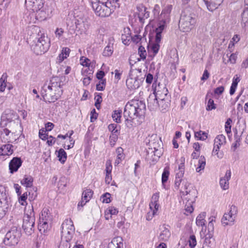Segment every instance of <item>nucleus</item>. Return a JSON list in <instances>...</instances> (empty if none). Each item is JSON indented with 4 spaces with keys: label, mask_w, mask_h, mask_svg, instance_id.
Segmentation results:
<instances>
[{
    "label": "nucleus",
    "mask_w": 248,
    "mask_h": 248,
    "mask_svg": "<svg viewBox=\"0 0 248 248\" xmlns=\"http://www.w3.org/2000/svg\"><path fill=\"white\" fill-rule=\"evenodd\" d=\"M216 108V105L214 103V100L210 98L208 101L207 105L206 107V110L208 111L215 109Z\"/></svg>",
    "instance_id": "nucleus-55"
},
{
    "label": "nucleus",
    "mask_w": 248,
    "mask_h": 248,
    "mask_svg": "<svg viewBox=\"0 0 248 248\" xmlns=\"http://www.w3.org/2000/svg\"><path fill=\"white\" fill-rule=\"evenodd\" d=\"M172 9V6L171 5H167L162 11L160 15V18H163L167 20L169 16V14L170 13Z\"/></svg>",
    "instance_id": "nucleus-29"
},
{
    "label": "nucleus",
    "mask_w": 248,
    "mask_h": 248,
    "mask_svg": "<svg viewBox=\"0 0 248 248\" xmlns=\"http://www.w3.org/2000/svg\"><path fill=\"white\" fill-rule=\"evenodd\" d=\"M122 237L118 236L114 237L108 245V248H124Z\"/></svg>",
    "instance_id": "nucleus-19"
},
{
    "label": "nucleus",
    "mask_w": 248,
    "mask_h": 248,
    "mask_svg": "<svg viewBox=\"0 0 248 248\" xmlns=\"http://www.w3.org/2000/svg\"><path fill=\"white\" fill-rule=\"evenodd\" d=\"M73 131L71 130V131H68L66 134H65V135H59L57 137L58 138H62L63 139H66V138H69L70 139L71 138V136L73 135Z\"/></svg>",
    "instance_id": "nucleus-63"
},
{
    "label": "nucleus",
    "mask_w": 248,
    "mask_h": 248,
    "mask_svg": "<svg viewBox=\"0 0 248 248\" xmlns=\"http://www.w3.org/2000/svg\"><path fill=\"white\" fill-rule=\"evenodd\" d=\"M184 174H182V172H176L175 181H174V186L175 188L177 190L179 189L182 183H183L184 180H186V179H183Z\"/></svg>",
    "instance_id": "nucleus-25"
},
{
    "label": "nucleus",
    "mask_w": 248,
    "mask_h": 248,
    "mask_svg": "<svg viewBox=\"0 0 248 248\" xmlns=\"http://www.w3.org/2000/svg\"><path fill=\"white\" fill-rule=\"evenodd\" d=\"M42 95L46 102L49 103L54 102L57 101L62 95L63 90H54L53 88L47 86V84L45 83L41 91Z\"/></svg>",
    "instance_id": "nucleus-5"
},
{
    "label": "nucleus",
    "mask_w": 248,
    "mask_h": 248,
    "mask_svg": "<svg viewBox=\"0 0 248 248\" xmlns=\"http://www.w3.org/2000/svg\"><path fill=\"white\" fill-rule=\"evenodd\" d=\"M138 72L136 70H131L129 76L126 81V84L130 90H135L140 87L144 81V77H140L137 75Z\"/></svg>",
    "instance_id": "nucleus-7"
},
{
    "label": "nucleus",
    "mask_w": 248,
    "mask_h": 248,
    "mask_svg": "<svg viewBox=\"0 0 248 248\" xmlns=\"http://www.w3.org/2000/svg\"><path fill=\"white\" fill-rule=\"evenodd\" d=\"M231 176V172L230 170H227L224 178H221L219 181L220 186L224 189L226 190L229 188V180Z\"/></svg>",
    "instance_id": "nucleus-21"
},
{
    "label": "nucleus",
    "mask_w": 248,
    "mask_h": 248,
    "mask_svg": "<svg viewBox=\"0 0 248 248\" xmlns=\"http://www.w3.org/2000/svg\"><path fill=\"white\" fill-rule=\"evenodd\" d=\"M232 122V120L230 118H229L227 120L226 122L225 123V131L227 134L230 133L231 132V123Z\"/></svg>",
    "instance_id": "nucleus-59"
},
{
    "label": "nucleus",
    "mask_w": 248,
    "mask_h": 248,
    "mask_svg": "<svg viewBox=\"0 0 248 248\" xmlns=\"http://www.w3.org/2000/svg\"><path fill=\"white\" fill-rule=\"evenodd\" d=\"M148 150H153L154 152L162 153L163 143L162 140H149Z\"/></svg>",
    "instance_id": "nucleus-15"
},
{
    "label": "nucleus",
    "mask_w": 248,
    "mask_h": 248,
    "mask_svg": "<svg viewBox=\"0 0 248 248\" xmlns=\"http://www.w3.org/2000/svg\"><path fill=\"white\" fill-rule=\"evenodd\" d=\"M197 244L196 237L194 235H191L189 239V245L191 248H194Z\"/></svg>",
    "instance_id": "nucleus-56"
},
{
    "label": "nucleus",
    "mask_w": 248,
    "mask_h": 248,
    "mask_svg": "<svg viewBox=\"0 0 248 248\" xmlns=\"http://www.w3.org/2000/svg\"><path fill=\"white\" fill-rule=\"evenodd\" d=\"M44 0H31L29 1V6H31L30 9L33 8L34 7H37L40 4L44 5Z\"/></svg>",
    "instance_id": "nucleus-44"
},
{
    "label": "nucleus",
    "mask_w": 248,
    "mask_h": 248,
    "mask_svg": "<svg viewBox=\"0 0 248 248\" xmlns=\"http://www.w3.org/2000/svg\"><path fill=\"white\" fill-rule=\"evenodd\" d=\"M170 103L169 99L167 98H163L161 99H159L158 107L161 111L165 112L167 111L169 108Z\"/></svg>",
    "instance_id": "nucleus-23"
},
{
    "label": "nucleus",
    "mask_w": 248,
    "mask_h": 248,
    "mask_svg": "<svg viewBox=\"0 0 248 248\" xmlns=\"http://www.w3.org/2000/svg\"><path fill=\"white\" fill-rule=\"evenodd\" d=\"M108 129L109 131H111L112 133V136H110V138L112 137V139H115L117 137V133L118 132V129L117 128V125L115 124H110L108 126Z\"/></svg>",
    "instance_id": "nucleus-33"
},
{
    "label": "nucleus",
    "mask_w": 248,
    "mask_h": 248,
    "mask_svg": "<svg viewBox=\"0 0 248 248\" xmlns=\"http://www.w3.org/2000/svg\"><path fill=\"white\" fill-rule=\"evenodd\" d=\"M58 157L59 158V161L62 163H64L67 158V154L64 150L61 148L58 152Z\"/></svg>",
    "instance_id": "nucleus-37"
},
{
    "label": "nucleus",
    "mask_w": 248,
    "mask_h": 248,
    "mask_svg": "<svg viewBox=\"0 0 248 248\" xmlns=\"http://www.w3.org/2000/svg\"><path fill=\"white\" fill-rule=\"evenodd\" d=\"M13 147V145L10 144L3 145L0 147V153H1V151L5 150L8 152L9 155H11L13 152V150L12 149V147Z\"/></svg>",
    "instance_id": "nucleus-49"
},
{
    "label": "nucleus",
    "mask_w": 248,
    "mask_h": 248,
    "mask_svg": "<svg viewBox=\"0 0 248 248\" xmlns=\"http://www.w3.org/2000/svg\"><path fill=\"white\" fill-rule=\"evenodd\" d=\"M183 184H184V189L185 191H180V193L182 194V196H185V194H186V191H189L188 189L191 184L187 180H184Z\"/></svg>",
    "instance_id": "nucleus-52"
},
{
    "label": "nucleus",
    "mask_w": 248,
    "mask_h": 248,
    "mask_svg": "<svg viewBox=\"0 0 248 248\" xmlns=\"http://www.w3.org/2000/svg\"><path fill=\"white\" fill-rule=\"evenodd\" d=\"M39 136L41 140H48V138H52L55 139V138H53L51 136H50L48 137V132L46 130V129L44 128L39 130Z\"/></svg>",
    "instance_id": "nucleus-42"
},
{
    "label": "nucleus",
    "mask_w": 248,
    "mask_h": 248,
    "mask_svg": "<svg viewBox=\"0 0 248 248\" xmlns=\"http://www.w3.org/2000/svg\"><path fill=\"white\" fill-rule=\"evenodd\" d=\"M197 193L196 189L193 188L190 189L189 191H186L185 195L187 196V197L186 198L187 199V201L194 202L195 201V198L197 197Z\"/></svg>",
    "instance_id": "nucleus-24"
},
{
    "label": "nucleus",
    "mask_w": 248,
    "mask_h": 248,
    "mask_svg": "<svg viewBox=\"0 0 248 248\" xmlns=\"http://www.w3.org/2000/svg\"><path fill=\"white\" fill-rule=\"evenodd\" d=\"M196 19L193 15L187 14L186 12H182L179 20V28L184 32H187L192 29L196 24Z\"/></svg>",
    "instance_id": "nucleus-6"
},
{
    "label": "nucleus",
    "mask_w": 248,
    "mask_h": 248,
    "mask_svg": "<svg viewBox=\"0 0 248 248\" xmlns=\"http://www.w3.org/2000/svg\"><path fill=\"white\" fill-rule=\"evenodd\" d=\"M181 163L179 165L178 170H177V172H182V174H184L185 172V159L184 157H182L180 159Z\"/></svg>",
    "instance_id": "nucleus-53"
},
{
    "label": "nucleus",
    "mask_w": 248,
    "mask_h": 248,
    "mask_svg": "<svg viewBox=\"0 0 248 248\" xmlns=\"http://www.w3.org/2000/svg\"><path fill=\"white\" fill-rule=\"evenodd\" d=\"M121 110H115L112 114V118L117 123L121 122Z\"/></svg>",
    "instance_id": "nucleus-40"
},
{
    "label": "nucleus",
    "mask_w": 248,
    "mask_h": 248,
    "mask_svg": "<svg viewBox=\"0 0 248 248\" xmlns=\"http://www.w3.org/2000/svg\"><path fill=\"white\" fill-rule=\"evenodd\" d=\"M124 31L125 33H127L125 34H122L121 36V39L122 40L123 43L124 45H128L129 42L131 39L130 34L129 33L130 30L129 28H127L126 29L124 30Z\"/></svg>",
    "instance_id": "nucleus-32"
},
{
    "label": "nucleus",
    "mask_w": 248,
    "mask_h": 248,
    "mask_svg": "<svg viewBox=\"0 0 248 248\" xmlns=\"http://www.w3.org/2000/svg\"><path fill=\"white\" fill-rule=\"evenodd\" d=\"M131 39L133 42L136 43H138L139 42L142 41V40H146V39H144L143 37H141L140 35L137 34L133 37L131 36Z\"/></svg>",
    "instance_id": "nucleus-60"
},
{
    "label": "nucleus",
    "mask_w": 248,
    "mask_h": 248,
    "mask_svg": "<svg viewBox=\"0 0 248 248\" xmlns=\"http://www.w3.org/2000/svg\"><path fill=\"white\" fill-rule=\"evenodd\" d=\"M27 192L24 193L23 195H21L19 198V202L21 205H24V202L27 199Z\"/></svg>",
    "instance_id": "nucleus-62"
},
{
    "label": "nucleus",
    "mask_w": 248,
    "mask_h": 248,
    "mask_svg": "<svg viewBox=\"0 0 248 248\" xmlns=\"http://www.w3.org/2000/svg\"><path fill=\"white\" fill-rule=\"evenodd\" d=\"M146 110L145 103L137 100L128 102L125 105L124 116L125 118V124L128 128H131L134 123V120L138 117H140L144 113Z\"/></svg>",
    "instance_id": "nucleus-1"
},
{
    "label": "nucleus",
    "mask_w": 248,
    "mask_h": 248,
    "mask_svg": "<svg viewBox=\"0 0 248 248\" xmlns=\"http://www.w3.org/2000/svg\"><path fill=\"white\" fill-rule=\"evenodd\" d=\"M38 32L37 38V41H34L31 45V48L36 55H42L46 53L50 47V41L45 34L40 31V29L38 28Z\"/></svg>",
    "instance_id": "nucleus-4"
},
{
    "label": "nucleus",
    "mask_w": 248,
    "mask_h": 248,
    "mask_svg": "<svg viewBox=\"0 0 248 248\" xmlns=\"http://www.w3.org/2000/svg\"><path fill=\"white\" fill-rule=\"evenodd\" d=\"M155 94H154L159 99H163V98H167L168 90L165 87H163L162 90H159L156 88L155 90Z\"/></svg>",
    "instance_id": "nucleus-27"
},
{
    "label": "nucleus",
    "mask_w": 248,
    "mask_h": 248,
    "mask_svg": "<svg viewBox=\"0 0 248 248\" xmlns=\"http://www.w3.org/2000/svg\"><path fill=\"white\" fill-rule=\"evenodd\" d=\"M205 158L203 156H201L199 160L198 167L196 168L197 172H200L204 169L205 166Z\"/></svg>",
    "instance_id": "nucleus-39"
},
{
    "label": "nucleus",
    "mask_w": 248,
    "mask_h": 248,
    "mask_svg": "<svg viewBox=\"0 0 248 248\" xmlns=\"http://www.w3.org/2000/svg\"><path fill=\"white\" fill-rule=\"evenodd\" d=\"M166 20L162 18V20L158 24V27L155 30L157 41H161V33L165 27Z\"/></svg>",
    "instance_id": "nucleus-22"
},
{
    "label": "nucleus",
    "mask_w": 248,
    "mask_h": 248,
    "mask_svg": "<svg viewBox=\"0 0 248 248\" xmlns=\"http://www.w3.org/2000/svg\"><path fill=\"white\" fill-rule=\"evenodd\" d=\"M11 130H9L7 128L2 129L1 130H0V138L3 139L6 138L5 136H8L9 134L11 132Z\"/></svg>",
    "instance_id": "nucleus-58"
},
{
    "label": "nucleus",
    "mask_w": 248,
    "mask_h": 248,
    "mask_svg": "<svg viewBox=\"0 0 248 248\" xmlns=\"http://www.w3.org/2000/svg\"><path fill=\"white\" fill-rule=\"evenodd\" d=\"M192 202H190L188 203H186L185 206V210L186 212H187L188 213L190 214L193 212L194 209L193 208V206L191 205Z\"/></svg>",
    "instance_id": "nucleus-64"
},
{
    "label": "nucleus",
    "mask_w": 248,
    "mask_h": 248,
    "mask_svg": "<svg viewBox=\"0 0 248 248\" xmlns=\"http://www.w3.org/2000/svg\"><path fill=\"white\" fill-rule=\"evenodd\" d=\"M159 197V192H157L154 194L151 198V202L150 203L149 206L150 208L152 210L153 208H155L153 213V215L155 214V210L157 211L159 206V204L158 203Z\"/></svg>",
    "instance_id": "nucleus-20"
},
{
    "label": "nucleus",
    "mask_w": 248,
    "mask_h": 248,
    "mask_svg": "<svg viewBox=\"0 0 248 248\" xmlns=\"http://www.w3.org/2000/svg\"><path fill=\"white\" fill-rule=\"evenodd\" d=\"M21 236L20 230L14 226L6 234L4 242H7L9 245L15 246L17 244Z\"/></svg>",
    "instance_id": "nucleus-8"
},
{
    "label": "nucleus",
    "mask_w": 248,
    "mask_h": 248,
    "mask_svg": "<svg viewBox=\"0 0 248 248\" xmlns=\"http://www.w3.org/2000/svg\"><path fill=\"white\" fill-rule=\"evenodd\" d=\"M106 83V79H104L101 80L98 84L96 85V90L97 91H103L105 88V85Z\"/></svg>",
    "instance_id": "nucleus-54"
},
{
    "label": "nucleus",
    "mask_w": 248,
    "mask_h": 248,
    "mask_svg": "<svg viewBox=\"0 0 248 248\" xmlns=\"http://www.w3.org/2000/svg\"><path fill=\"white\" fill-rule=\"evenodd\" d=\"M62 79L61 78L56 76L52 77L49 82V83L47 84V86L51 87V88H53V89L56 90L57 89L58 90H63L62 89Z\"/></svg>",
    "instance_id": "nucleus-14"
},
{
    "label": "nucleus",
    "mask_w": 248,
    "mask_h": 248,
    "mask_svg": "<svg viewBox=\"0 0 248 248\" xmlns=\"http://www.w3.org/2000/svg\"><path fill=\"white\" fill-rule=\"evenodd\" d=\"M242 22L243 24L242 25L243 27L247 26L248 23V6L245 7L243 13L241 14Z\"/></svg>",
    "instance_id": "nucleus-34"
},
{
    "label": "nucleus",
    "mask_w": 248,
    "mask_h": 248,
    "mask_svg": "<svg viewBox=\"0 0 248 248\" xmlns=\"http://www.w3.org/2000/svg\"><path fill=\"white\" fill-rule=\"evenodd\" d=\"M138 17L141 22H143L145 19L149 17L150 12L147 11V8L143 4H140L137 6Z\"/></svg>",
    "instance_id": "nucleus-12"
},
{
    "label": "nucleus",
    "mask_w": 248,
    "mask_h": 248,
    "mask_svg": "<svg viewBox=\"0 0 248 248\" xmlns=\"http://www.w3.org/2000/svg\"><path fill=\"white\" fill-rule=\"evenodd\" d=\"M237 212L236 207L234 205H232L231 210L229 214L225 213L222 218V223L224 226L230 225H232L233 224L235 217H233L234 215L233 212L235 214Z\"/></svg>",
    "instance_id": "nucleus-10"
},
{
    "label": "nucleus",
    "mask_w": 248,
    "mask_h": 248,
    "mask_svg": "<svg viewBox=\"0 0 248 248\" xmlns=\"http://www.w3.org/2000/svg\"><path fill=\"white\" fill-rule=\"evenodd\" d=\"M7 81V76L3 75L0 79V92L4 91L6 86V81Z\"/></svg>",
    "instance_id": "nucleus-47"
},
{
    "label": "nucleus",
    "mask_w": 248,
    "mask_h": 248,
    "mask_svg": "<svg viewBox=\"0 0 248 248\" xmlns=\"http://www.w3.org/2000/svg\"><path fill=\"white\" fill-rule=\"evenodd\" d=\"M213 233L209 232L205 235L204 244L208 247H211L212 244V240H214L213 238Z\"/></svg>",
    "instance_id": "nucleus-48"
},
{
    "label": "nucleus",
    "mask_w": 248,
    "mask_h": 248,
    "mask_svg": "<svg viewBox=\"0 0 248 248\" xmlns=\"http://www.w3.org/2000/svg\"><path fill=\"white\" fill-rule=\"evenodd\" d=\"M6 119L8 121V123H6L4 120H3L0 122L1 126L6 125L10 128H12V127H14V126H16V127L18 126L17 123H16L14 121L11 120L10 118L9 117V115H7Z\"/></svg>",
    "instance_id": "nucleus-30"
},
{
    "label": "nucleus",
    "mask_w": 248,
    "mask_h": 248,
    "mask_svg": "<svg viewBox=\"0 0 248 248\" xmlns=\"http://www.w3.org/2000/svg\"><path fill=\"white\" fill-rule=\"evenodd\" d=\"M205 217V213L203 212L200 214L196 218V224L199 226L205 225L204 217Z\"/></svg>",
    "instance_id": "nucleus-38"
},
{
    "label": "nucleus",
    "mask_w": 248,
    "mask_h": 248,
    "mask_svg": "<svg viewBox=\"0 0 248 248\" xmlns=\"http://www.w3.org/2000/svg\"><path fill=\"white\" fill-rule=\"evenodd\" d=\"M33 178L32 176L25 175L23 179L21 180L20 183L27 187H31L33 185Z\"/></svg>",
    "instance_id": "nucleus-26"
},
{
    "label": "nucleus",
    "mask_w": 248,
    "mask_h": 248,
    "mask_svg": "<svg viewBox=\"0 0 248 248\" xmlns=\"http://www.w3.org/2000/svg\"><path fill=\"white\" fill-rule=\"evenodd\" d=\"M35 221V213L33 206L26 207L23 218L22 228L27 235H30L34 232Z\"/></svg>",
    "instance_id": "nucleus-3"
},
{
    "label": "nucleus",
    "mask_w": 248,
    "mask_h": 248,
    "mask_svg": "<svg viewBox=\"0 0 248 248\" xmlns=\"http://www.w3.org/2000/svg\"><path fill=\"white\" fill-rule=\"evenodd\" d=\"M110 198L111 195L109 193L106 192L101 196L100 199L103 202L108 203L111 202Z\"/></svg>",
    "instance_id": "nucleus-51"
},
{
    "label": "nucleus",
    "mask_w": 248,
    "mask_h": 248,
    "mask_svg": "<svg viewBox=\"0 0 248 248\" xmlns=\"http://www.w3.org/2000/svg\"><path fill=\"white\" fill-rule=\"evenodd\" d=\"M22 161L21 158L17 157H14L10 162L9 167L10 172L13 173L17 171L18 169L21 166Z\"/></svg>",
    "instance_id": "nucleus-13"
},
{
    "label": "nucleus",
    "mask_w": 248,
    "mask_h": 248,
    "mask_svg": "<svg viewBox=\"0 0 248 248\" xmlns=\"http://www.w3.org/2000/svg\"><path fill=\"white\" fill-rule=\"evenodd\" d=\"M161 155V153H155L153 150H148L147 151L145 159L150 165H153L158 160Z\"/></svg>",
    "instance_id": "nucleus-11"
},
{
    "label": "nucleus",
    "mask_w": 248,
    "mask_h": 248,
    "mask_svg": "<svg viewBox=\"0 0 248 248\" xmlns=\"http://www.w3.org/2000/svg\"><path fill=\"white\" fill-rule=\"evenodd\" d=\"M76 28L82 31H87L89 27V24L87 21H80L77 20L75 22Z\"/></svg>",
    "instance_id": "nucleus-28"
},
{
    "label": "nucleus",
    "mask_w": 248,
    "mask_h": 248,
    "mask_svg": "<svg viewBox=\"0 0 248 248\" xmlns=\"http://www.w3.org/2000/svg\"><path fill=\"white\" fill-rule=\"evenodd\" d=\"M195 137L198 140H206L208 138V134L201 130L194 132Z\"/></svg>",
    "instance_id": "nucleus-41"
},
{
    "label": "nucleus",
    "mask_w": 248,
    "mask_h": 248,
    "mask_svg": "<svg viewBox=\"0 0 248 248\" xmlns=\"http://www.w3.org/2000/svg\"><path fill=\"white\" fill-rule=\"evenodd\" d=\"M138 53L141 59L145 60L146 58L147 53L144 47L140 46L138 49Z\"/></svg>",
    "instance_id": "nucleus-50"
},
{
    "label": "nucleus",
    "mask_w": 248,
    "mask_h": 248,
    "mask_svg": "<svg viewBox=\"0 0 248 248\" xmlns=\"http://www.w3.org/2000/svg\"><path fill=\"white\" fill-rule=\"evenodd\" d=\"M148 107L151 110H155L158 108L159 99L154 95H150L148 99Z\"/></svg>",
    "instance_id": "nucleus-17"
},
{
    "label": "nucleus",
    "mask_w": 248,
    "mask_h": 248,
    "mask_svg": "<svg viewBox=\"0 0 248 248\" xmlns=\"http://www.w3.org/2000/svg\"><path fill=\"white\" fill-rule=\"evenodd\" d=\"M160 41H157L156 37L155 38V43H154L151 47V50L153 51V52L154 54V55L156 54L157 52H158V50L160 48L159 43Z\"/></svg>",
    "instance_id": "nucleus-46"
},
{
    "label": "nucleus",
    "mask_w": 248,
    "mask_h": 248,
    "mask_svg": "<svg viewBox=\"0 0 248 248\" xmlns=\"http://www.w3.org/2000/svg\"><path fill=\"white\" fill-rule=\"evenodd\" d=\"M65 177H61L58 182V186L59 188L63 189L66 186V182Z\"/></svg>",
    "instance_id": "nucleus-57"
},
{
    "label": "nucleus",
    "mask_w": 248,
    "mask_h": 248,
    "mask_svg": "<svg viewBox=\"0 0 248 248\" xmlns=\"http://www.w3.org/2000/svg\"><path fill=\"white\" fill-rule=\"evenodd\" d=\"M33 12H36V17L37 19L44 20L50 16L49 11L44 6L43 4H40L37 7H34L31 9Z\"/></svg>",
    "instance_id": "nucleus-9"
},
{
    "label": "nucleus",
    "mask_w": 248,
    "mask_h": 248,
    "mask_svg": "<svg viewBox=\"0 0 248 248\" xmlns=\"http://www.w3.org/2000/svg\"><path fill=\"white\" fill-rule=\"evenodd\" d=\"M169 228V226H166L164 224L162 228H160L161 231L158 236V239L160 241H166L169 239L171 233Z\"/></svg>",
    "instance_id": "nucleus-16"
},
{
    "label": "nucleus",
    "mask_w": 248,
    "mask_h": 248,
    "mask_svg": "<svg viewBox=\"0 0 248 248\" xmlns=\"http://www.w3.org/2000/svg\"><path fill=\"white\" fill-rule=\"evenodd\" d=\"M113 52V47L112 46L108 45L106 46L103 52V55L105 57L110 56Z\"/></svg>",
    "instance_id": "nucleus-43"
},
{
    "label": "nucleus",
    "mask_w": 248,
    "mask_h": 248,
    "mask_svg": "<svg viewBox=\"0 0 248 248\" xmlns=\"http://www.w3.org/2000/svg\"><path fill=\"white\" fill-rule=\"evenodd\" d=\"M170 172L168 168H165L162 174V183L163 185L168 181Z\"/></svg>",
    "instance_id": "nucleus-45"
},
{
    "label": "nucleus",
    "mask_w": 248,
    "mask_h": 248,
    "mask_svg": "<svg viewBox=\"0 0 248 248\" xmlns=\"http://www.w3.org/2000/svg\"><path fill=\"white\" fill-rule=\"evenodd\" d=\"M92 6L96 16L101 17L109 16L120 6L119 3L109 0V2L100 1V0L92 2Z\"/></svg>",
    "instance_id": "nucleus-2"
},
{
    "label": "nucleus",
    "mask_w": 248,
    "mask_h": 248,
    "mask_svg": "<svg viewBox=\"0 0 248 248\" xmlns=\"http://www.w3.org/2000/svg\"><path fill=\"white\" fill-rule=\"evenodd\" d=\"M62 228V235L63 236L64 234V229L65 228L67 229V231H69L71 233H74L75 232V227L73 223V221L71 219H66L63 222L61 226Z\"/></svg>",
    "instance_id": "nucleus-18"
},
{
    "label": "nucleus",
    "mask_w": 248,
    "mask_h": 248,
    "mask_svg": "<svg viewBox=\"0 0 248 248\" xmlns=\"http://www.w3.org/2000/svg\"><path fill=\"white\" fill-rule=\"evenodd\" d=\"M221 140H217L214 143V149L212 151V155H217V157L219 158H222V154L221 153H218V151L219 149V146H220L221 144H223V142L220 143V141Z\"/></svg>",
    "instance_id": "nucleus-31"
},
{
    "label": "nucleus",
    "mask_w": 248,
    "mask_h": 248,
    "mask_svg": "<svg viewBox=\"0 0 248 248\" xmlns=\"http://www.w3.org/2000/svg\"><path fill=\"white\" fill-rule=\"evenodd\" d=\"M98 117V113H96L95 109L93 108L91 112V122H93L95 120H96Z\"/></svg>",
    "instance_id": "nucleus-61"
},
{
    "label": "nucleus",
    "mask_w": 248,
    "mask_h": 248,
    "mask_svg": "<svg viewBox=\"0 0 248 248\" xmlns=\"http://www.w3.org/2000/svg\"><path fill=\"white\" fill-rule=\"evenodd\" d=\"M93 194V191L90 189H87L82 192V198L85 201V202L89 201Z\"/></svg>",
    "instance_id": "nucleus-35"
},
{
    "label": "nucleus",
    "mask_w": 248,
    "mask_h": 248,
    "mask_svg": "<svg viewBox=\"0 0 248 248\" xmlns=\"http://www.w3.org/2000/svg\"><path fill=\"white\" fill-rule=\"evenodd\" d=\"M207 8L210 11L213 12L214 10L216 9L218 6L220 5H217L216 2H213V1L211 0V2L208 1L207 0H203Z\"/></svg>",
    "instance_id": "nucleus-36"
}]
</instances>
